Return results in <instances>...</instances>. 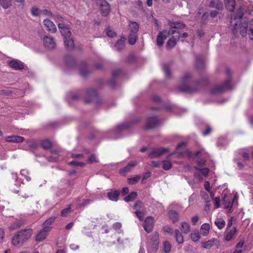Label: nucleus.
Returning <instances> with one entry per match:
<instances>
[{"label":"nucleus","mask_w":253,"mask_h":253,"mask_svg":"<svg viewBox=\"0 0 253 253\" xmlns=\"http://www.w3.org/2000/svg\"><path fill=\"white\" fill-rule=\"evenodd\" d=\"M169 26V36L171 37L166 45L168 50L175 46L180 37L181 30L185 27L184 24L180 22H170Z\"/></svg>","instance_id":"nucleus-1"},{"label":"nucleus","mask_w":253,"mask_h":253,"mask_svg":"<svg viewBox=\"0 0 253 253\" xmlns=\"http://www.w3.org/2000/svg\"><path fill=\"white\" fill-rule=\"evenodd\" d=\"M33 230L31 228L21 229L13 236L11 244L14 247H21L30 239L33 234Z\"/></svg>","instance_id":"nucleus-2"},{"label":"nucleus","mask_w":253,"mask_h":253,"mask_svg":"<svg viewBox=\"0 0 253 253\" xmlns=\"http://www.w3.org/2000/svg\"><path fill=\"white\" fill-rule=\"evenodd\" d=\"M227 78L222 84L217 85L211 89L210 92L212 95L219 94L225 90H230L233 88L232 75L229 68L226 69Z\"/></svg>","instance_id":"nucleus-3"},{"label":"nucleus","mask_w":253,"mask_h":253,"mask_svg":"<svg viewBox=\"0 0 253 253\" xmlns=\"http://www.w3.org/2000/svg\"><path fill=\"white\" fill-rule=\"evenodd\" d=\"M208 84V81L204 79L196 82L193 86L180 85L178 87L181 92L191 94L197 92L202 87L207 85Z\"/></svg>","instance_id":"nucleus-4"},{"label":"nucleus","mask_w":253,"mask_h":253,"mask_svg":"<svg viewBox=\"0 0 253 253\" xmlns=\"http://www.w3.org/2000/svg\"><path fill=\"white\" fill-rule=\"evenodd\" d=\"M160 123V120L156 116L149 117L147 118L146 122L145 129L154 128L157 127Z\"/></svg>","instance_id":"nucleus-5"},{"label":"nucleus","mask_w":253,"mask_h":253,"mask_svg":"<svg viewBox=\"0 0 253 253\" xmlns=\"http://www.w3.org/2000/svg\"><path fill=\"white\" fill-rule=\"evenodd\" d=\"M151 247L152 250L156 252L159 249L160 237L158 232H155L150 238Z\"/></svg>","instance_id":"nucleus-6"},{"label":"nucleus","mask_w":253,"mask_h":253,"mask_svg":"<svg viewBox=\"0 0 253 253\" xmlns=\"http://www.w3.org/2000/svg\"><path fill=\"white\" fill-rule=\"evenodd\" d=\"M169 151V149L168 148H154L152 151L149 153V157L151 158H157Z\"/></svg>","instance_id":"nucleus-7"},{"label":"nucleus","mask_w":253,"mask_h":253,"mask_svg":"<svg viewBox=\"0 0 253 253\" xmlns=\"http://www.w3.org/2000/svg\"><path fill=\"white\" fill-rule=\"evenodd\" d=\"M201 246L202 248L207 250H210L214 246L218 248L220 246V242L217 239L213 238L208 241L203 242Z\"/></svg>","instance_id":"nucleus-8"},{"label":"nucleus","mask_w":253,"mask_h":253,"mask_svg":"<svg viewBox=\"0 0 253 253\" xmlns=\"http://www.w3.org/2000/svg\"><path fill=\"white\" fill-rule=\"evenodd\" d=\"M154 224V219L152 216H147L144 221L143 227L147 233H150L153 230Z\"/></svg>","instance_id":"nucleus-9"},{"label":"nucleus","mask_w":253,"mask_h":253,"mask_svg":"<svg viewBox=\"0 0 253 253\" xmlns=\"http://www.w3.org/2000/svg\"><path fill=\"white\" fill-rule=\"evenodd\" d=\"M169 37V31L164 30L160 32L157 36L156 44L158 46L161 47L164 43V41Z\"/></svg>","instance_id":"nucleus-10"},{"label":"nucleus","mask_w":253,"mask_h":253,"mask_svg":"<svg viewBox=\"0 0 253 253\" xmlns=\"http://www.w3.org/2000/svg\"><path fill=\"white\" fill-rule=\"evenodd\" d=\"M7 64L11 68L15 70H20L24 69L23 63L17 60H11L7 61Z\"/></svg>","instance_id":"nucleus-11"},{"label":"nucleus","mask_w":253,"mask_h":253,"mask_svg":"<svg viewBox=\"0 0 253 253\" xmlns=\"http://www.w3.org/2000/svg\"><path fill=\"white\" fill-rule=\"evenodd\" d=\"M101 14L103 16H107L110 11V6L106 0H100Z\"/></svg>","instance_id":"nucleus-12"},{"label":"nucleus","mask_w":253,"mask_h":253,"mask_svg":"<svg viewBox=\"0 0 253 253\" xmlns=\"http://www.w3.org/2000/svg\"><path fill=\"white\" fill-rule=\"evenodd\" d=\"M88 97L85 99L86 103L88 104L93 101L95 99H98V94L97 90L94 88L88 89L87 91Z\"/></svg>","instance_id":"nucleus-13"},{"label":"nucleus","mask_w":253,"mask_h":253,"mask_svg":"<svg viewBox=\"0 0 253 253\" xmlns=\"http://www.w3.org/2000/svg\"><path fill=\"white\" fill-rule=\"evenodd\" d=\"M58 26L62 35L65 38H70L71 35V32L67 26L62 23H58Z\"/></svg>","instance_id":"nucleus-14"},{"label":"nucleus","mask_w":253,"mask_h":253,"mask_svg":"<svg viewBox=\"0 0 253 253\" xmlns=\"http://www.w3.org/2000/svg\"><path fill=\"white\" fill-rule=\"evenodd\" d=\"M43 41L45 47L49 49H54L55 47V42L52 38L44 37Z\"/></svg>","instance_id":"nucleus-15"},{"label":"nucleus","mask_w":253,"mask_h":253,"mask_svg":"<svg viewBox=\"0 0 253 253\" xmlns=\"http://www.w3.org/2000/svg\"><path fill=\"white\" fill-rule=\"evenodd\" d=\"M43 24L47 30L52 33H54L56 31V28L54 24L50 20L44 19Z\"/></svg>","instance_id":"nucleus-16"},{"label":"nucleus","mask_w":253,"mask_h":253,"mask_svg":"<svg viewBox=\"0 0 253 253\" xmlns=\"http://www.w3.org/2000/svg\"><path fill=\"white\" fill-rule=\"evenodd\" d=\"M24 140V138L18 135L8 136L5 138V141L9 142L20 143Z\"/></svg>","instance_id":"nucleus-17"},{"label":"nucleus","mask_w":253,"mask_h":253,"mask_svg":"<svg viewBox=\"0 0 253 253\" xmlns=\"http://www.w3.org/2000/svg\"><path fill=\"white\" fill-rule=\"evenodd\" d=\"M56 217L55 216H52L46 219L42 224V227L44 228V230H47L50 231L51 227L50 226L54 222Z\"/></svg>","instance_id":"nucleus-18"},{"label":"nucleus","mask_w":253,"mask_h":253,"mask_svg":"<svg viewBox=\"0 0 253 253\" xmlns=\"http://www.w3.org/2000/svg\"><path fill=\"white\" fill-rule=\"evenodd\" d=\"M210 8H215L218 10L223 9V3L219 0H211L209 4Z\"/></svg>","instance_id":"nucleus-19"},{"label":"nucleus","mask_w":253,"mask_h":253,"mask_svg":"<svg viewBox=\"0 0 253 253\" xmlns=\"http://www.w3.org/2000/svg\"><path fill=\"white\" fill-rule=\"evenodd\" d=\"M49 232V231L47 230H44V228H42V230H41L36 236V241L40 242L44 240L47 236V233Z\"/></svg>","instance_id":"nucleus-20"},{"label":"nucleus","mask_w":253,"mask_h":253,"mask_svg":"<svg viewBox=\"0 0 253 253\" xmlns=\"http://www.w3.org/2000/svg\"><path fill=\"white\" fill-rule=\"evenodd\" d=\"M120 192L118 190L111 191L107 193V196L109 200L114 201H118Z\"/></svg>","instance_id":"nucleus-21"},{"label":"nucleus","mask_w":253,"mask_h":253,"mask_svg":"<svg viewBox=\"0 0 253 253\" xmlns=\"http://www.w3.org/2000/svg\"><path fill=\"white\" fill-rule=\"evenodd\" d=\"M125 41L126 38L124 37H121L114 45L115 49L118 51H120L124 49L125 44Z\"/></svg>","instance_id":"nucleus-22"},{"label":"nucleus","mask_w":253,"mask_h":253,"mask_svg":"<svg viewBox=\"0 0 253 253\" xmlns=\"http://www.w3.org/2000/svg\"><path fill=\"white\" fill-rule=\"evenodd\" d=\"M237 230L236 227H233L231 229H230L227 233H226L224 239L226 241H230L232 240L233 238L235 235L236 233L237 232Z\"/></svg>","instance_id":"nucleus-23"},{"label":"nucleus","mask_w":253,"mask_h":253,"mask_svg":"<svg viewBox=\"0 0 253 253\" xmlns=\"http://www.w3.org/2000/svg\"><path fill=\"white\" fill-rule=\"evenodd\" d=\"M139 26L136 22L130 21L128 24V30L129 33H137L139 30Z\"/></svg>","instance_id":"nucleus-24"},{"label":"nucleus","mask_w":253,"mask_h":253,"mask_svg":"<svg viewBox=\"0 0 253 253\" xmlns=\"http://www.w3.org/2000/svg\"><path fill=\"white\" fill-rule=\"evenodd\" d=\"M205 67L204 59L202 56L198 55L196 58V67L198 70L202 69Z\"/></svg>","instance_id":"nucleus-25"},{"label":"nucleus","mask_w":253,"mask_h":253,"mask_svg":"<svg viewBox=\"0 0 253 253\" xmlns=\"http://www.w3.org/2000/svg\"><path fill=\"white\" fill-rule=\"evenodd\" d=\"M225 5L227 10L230 12L234 11L236 2L235 0H225Z\"/></svg>","instance_id":"nucleus-26"},{"label":"nucleus","mask_w":253,"mask_h":253,"mask_svg":"<svg viewBox=\"0 0 253 253\" xmlns=\"http://www.w3.org/2000/svg\"><path fill=\"white\" fill-rule=\"evenodd\" d=\"M136 163L135 161H132L130 162L126 167L121 169L120 170V173L121 174H124L129 171L131 169V168L136 166Z\"/></svg>","instance_id":"nucleus-27"},{"label":"nucleus","mask_w":253,"mask_h":253,"mask_svg":"<svg viewBox=\"0 0 253 253\" xmlns=\"http://www.w3.org/2000/svg\"><path fill=\"white\" fill-rule=\"evenodd\" d=\"M23 224V223L22 220L16 219L9 225L8 229L10 231L14 230L20 228Z\"/></svg>","instance_id":"nucleus-28"},{"label":"nucleus","mask_w":253,"mask_h":253,"mask_svg":"<svg viewBox=\"0 0 253 253\" xmlns=\"http://www.w3.org/2000/svg\"><path fill=\"white\" fill-rule=\"evenodd\" d=\"M121 71L120 70H116L113 72L112 77L113 79L110 82L109 85L112 88H114L116 85V78L121 74Z\"/></svg>","instance_id":"nucleus-29"},{"label":"nucleus","mask_w":253,"mask_h":253,"mask_svg":"<svg viewBox=\"0 0 253 253\" xmlns=\"http://www.w3.org/2000/svg\"><path fill=\"white\" fill-rule=\"evenodd\" d=\"M169 218L173 223L177 222L179 220V214L175 211L170 210L168 212Z\"/></svg>","instance_id":"nucleus-30"},{"label":"nucleus","mask_w":253,"mask_h":253,"mask_svg":"<svg viewBox=\"0 0 253 253\" xmlns=\"http://www.w3.org/2000/svg\"><path fill=\"white\" fill-rule=\"evenodd\" d=\"M128 39L129 44L130 45L134 44L138 40L137 33H129Z\"/></svg>","instance_id":"nucleus-31"},{"label":"nucleus","mask_w":253,"mask_h":253,"mask_svg":"<svg viewBox=\"0 0 253 253\" xmlns=\"http://www.w3.org/2000/svg\"><path fill=\"white\" fill-rule=\"evenodd\" d=\"M190 237L191 240L194 242L199 241L201 237L199 230L198 229L193 230L191 233Z\"/></svg>","instance_id":"nucleus-32"},{"label":"nucleus","mask_w":253,"mask_h":253,"mask_svg":"<svg viewBox=\"0 0 253 253\" xmlns=\"http://www.w3.org/2000/svg\"><path fill=\"white\" fill-rule=\"evenodd\" d=\"M210 229L209 224L204 223L202 224L200 228L201 234L204 236H207L209 233Z\"/></svg>","instance_id":"nucleus-33"},{"label":"nucleus","mask_w":253,"mask_h":253,"mask_svg":"<svg viewBox=\"0 0 253 253\" xmlns=\"http://www.w3.org/2000/svg\"><path fill=\"white\" fill-rule=\"evenodd\" d=\"M80 74L84 77L87 76L89 73L87 68V66L84 62L82 63V67L80 69Z\"/></svg>","instance_id":"nucleus-34"},{"label":"nucleus","mask_w":253,"mask_h":253,"mask_svg":"<svg viewBox=\"0 0 253 253\" xmlns=\"http://www.w3.org/2000/svg\"><path fill=\"white\" fill-rule=\"evenodd\" d=\"M175 239L177 243L178 244H182L184 242L183 236L182 233L179 230L176 229L175 230Z\"/></svg>","instance_id":"nucleus-35"},{"label":"nucleus","mask_w":253,"mask_h":253,"mask_svg":"<svg viewBox=\"0 0 253 253\" xmlns=\"http://www.w3.org/2000/svg\"><path fill=\"white\" fill-rule=\"evenodd\" d=\"M137 197V193L136 192H130L127 196H126L124 200L126 202H129L130 201H134L136 199Z\"/></svg>","instance_id":"nucleus-36"},{"label":"nucleus","mask_w":253,"mask_h":253,"mask_svg":"<svg viewBox=\"0 0 253 253\" xmlns=\"http://www.w3.org/2000/svg\"><path fill=\"white\" fill-rule=\"evenodd\" d=\"M215 225L219 229H222L225 225V221L222 218H216L214 221Z\"/></svg>","instance_id":"nucleus-37"},{"label":"nucleus","mask_w":253,"mask_h":253,"mask_svg":"<svg viewBox=\"0 0 253 253\" xmlns=\"http://www.w3.org/2000/svg\"><path fill=\"white\" fill-rule=\"evenodd\" d=\"M64 44L69 49L73 48L74 46L73 40L69 38H65Z\"/></svg>","instance_id":"nucleus-38"},{"label":"nucleus","mask_w":253,"mask_h":253,"mask_svg":"<svg viewBox=\"0 0 253 253\" xmlns=\"http://www.w3.org/2000/svg\"><path fill=\"white\" fill-rule=\"evenodd\" d=\"M170 64H165L163 65V68L164 71L165 72L166 76L167 78H170L171 77V74L169 70Z\"/></svg>","instance_id":"nucleus-39"},{"label":"nucleus","mask_w":253,"mask_h":253,"mask_svg":"<svg viewBox=\"0 0 253 253\" xmlns=\"http://www.w3.org/2000/svg\"><path fill=\"white\" fill-rule=\"evenodd\" d=\"M41 145L43 149H48L52 147V144L51 141H50L49 140L45 139L42 141Z\"/></svg>","instance_id":"nucleus-40"},{"label":"nucleus","mask_w":253,"mask_h":253,"mask_svg":"<svg viewBox=\"0 0 253 253\" xmlns=\"http://www.w3.org/2000/svg\"><path fill=\"white\" fill-rule=\"evenodd\" d=\"M181 228L183 233L187 234L190 231V227L189 224L186 222L181 223Z\"/></svg>","instance_id":"nucleus-41"},{"label":"nucleus","mask_w":253,"mask_h":253,"mask_svg":"<svg viewBox=\"0 0 253 253\" xmlns=\"http://www.w3.org/2000/svg\"><path fill=\"white\" fill-rule=\"evenodd\" d=\"M0 94L5 96H12L13 91L8 88H5L0 91Z\"/></svg>","instance_id":"nucleus-42"},{"label":"nucleus","mask_w":253,"mask_h":253,"mask_svg":"<svg viewBox=\"0 0 253 253\" xmlns=\"http://www.w3.org/2000/svg\"><path fill=\"white\" fill-rule=\"evenodd\" d=\"M171 249V245L169 241L163 243V250L165 253H169Z\"/></svg>","instance_id":"nucleus-43"},{"label":"nucleus","mask_w":253,"mask_h":253,"mask_svg":"<svg viewBox=\"0 0 253 253\" xmlns=\"http://www.w3.org/2000/svg\"><path fill=\"white\" fill-rule=\"evenodd\" d=\"M72 205H68V207L62 210L61 211V216L62 217H66L72 211L71 210Z\"/></svg>","instance_id":"nucleus-44"},{"label":"nucleus","mask_w":253,"mask_h":253,"mask_svg":"<svg viewBox=\"0 0 253 253\" xmlns=\"http://www.w3.org/2000/svg\"><path fill=\"white\" fill-rule=\"evenodd\" d=\"M244 15V9L241 7L238 9L234 17L235 20L241 19Z\"/></svg>","instance_id":"nucleus-45"},{"label":"nucleus","mask_w":253,"mask_h":253,"mask_svg":"<svg viewBox=\"0 0 253 253\" xmlns=\"http://www.w3.org/2000/svg\"><path fill=\"white\" fill-rule=\"evenodd\" d=\"M194 169L199 171L204 176L208 175L210 169L208 168H199L197 167H194Z\"/></svg>","instance_id":"nucleus-46"},{"label":"nucleus","mask_w":253,"mask_h":253,"mask_svg":"<svg viewBox=\"0 0 253 253\" xmlns=\"http://www.w3.org/2000/svg\"><path fill=\"white\" fill-rule=\"evenodd\" d=\"M172 167V164L169 160H165L163 161V168L166 170H169Z\"/></svg>","instance_id":"nucleus-47"},{"label":"nucleus","mask_w":253,"mask_h":253,"mask_svg":"<svg viewBox=\"0 0 253 253\" xmlns=\"http://www.w3.org/2000/svg\"><path fill=\"white\" fill-rule=\"evenodd\" d=\"M66 61L67 65L71 67H73L76 63L75 60L70 56L66 57Z\"/></svg>","instance_id":"nucleus-48"},{"label":"nucleus","mask_w":253,"mask_h":253,"mask_svg":"<svg viewBox=\"0 0 253 253\" xmlns=\"http://www.w3.org/2000/svg\"><path fill=\"white\" fill-rule=\"evenodd\" d=\"M192 78V75L190 73H186L183 77L181 79V83L183 84H186L188 83L189 80Z\"/></svg>","instance_id":"nucleus-49"},{"label":"nucleus","mask_w":253,"mask_h":253,"mask_svg":"<svg viewBox=\"0 0 253 253\" xmlns=\"http://www.w3.org/2000/svg\"><path fill=\"white\" fill-rule=\"evenodd\" d=\"M0 3L3 8L6 9L11 5V0H0Z\"/></svg>","instance_id":"nucleus-50"},{"label":"nucleus","mask_w":253,"mask_h":253,"mask_svg":"<svg viewBox=\"0 0 253 253\" xmlns=\"http://www.w3.org/2000/svg\"><path fill=\"white\" fill-rule=\"evenodd\" d=\"M143 204L142 203V202L140 200H137L134 206H133V208L134 210H135L136 211H140V210L143 208Z\"/></svg>","instance_id":"nucleus-51"},{"label":"nucleus","mask_w":253,"mask_h":253,"mask_svg":"<svg viewBox=\"0 0 253 253\" xmlns=\"http://www.w3.org/2000/svg\"><path fill=\"white\" fill-rule=\"evenodd\" d=\"M209 13L207 12H205L202 17L201 23L203 25H205L207 23L209 19Z\"/></svg>","instance_id":"nucleus-52"},{"label":"nucleus","mask_w":253,"mask_h":253,"mask_svg":"<svg viewBox=\"0 0 253 253\" xmlns=\"http://www.w3.org/2000/svg\"><path fill=\"white\" fill-rule=\"evenodd\" d=\"M31 13L34 16H38L41 14L40 9L36 7H34L31 9Z\"/></svg>","instance_id":"nucleus-53"},{"label":"nucleus","mask_w":253,"mask_h":253,"mask_svg":"<svg viewBox=\"0 0 253 253\" xmlns=\"http://www.w3.org/2000/svg\"><path fill=\"white\" fill-rule=\"evenodd\" d=\"M135 214L139 220L142 221L144 217L143 211H135Z\"/></svg>","instance_id":"nucleus-54"},{"label":"nucleus","mask_w":253,"mask_h":253,"mask_svg":"<svg viewBox=\"0 0 253 253\" xmlns=\"http://www.w3.org/2000/svg\"><path fill=\"white\" fill-rule=\"evenodd\" d=\"M140 178V176L137 175L133 177L128 178V182L131 184H134L136 183Z\"/></svg>","instance_id":"nucleus-55"},{"label":"nucleus","mask_w":253,"mask_h":253,"mask_svg":"<svg viewBox=\"0 0 253 253\" xmlns=\"http://www.w3.org/2000/svg\"><path fill=\"white\" fill-rule=\"evenodd\" d=\"M106 32L107 36L110 38H114L116 36V33L112 30L110 27L106 29Z\"/></svg>","instance_id":"nucleus-56"},{"label":"nucleus","mask_w":253,"mask_h":253,"mask_svg":"<svg viewBox=\"0 0 253 253\" xmlns=\"http://www.w3.org/2000/svg\"><path fill=\"white\" fill-rule=\"evenodd\" d=\"M69 164L71 165L75 166H78V167H84V163L83 162H80L77 161H72L69 162Z\"/></svg>","instance_id":"nucleus-57"},{"label":"nucleus","mask_w":253,"mask_h":253,"mask_svg":"<svg viewBox=\"0 0 253 253\" xmlns=\"http://www.w3.org/2000/svg\"><path fill=\"white\" fill-rule=\"evenodd\" d=\"M163 230H164V232L168 233V234H169L170 235H172L173 234V229L170 226H164L163 228Z\"/></svg>","instance_id":"nucleus-58"},{"label":"nucleus","mask_w":253,"mask_h":253,"mask_svg":"<svg viewBox=\"0 0 253 253\" xmlns=\"http://www.w3.org/2000/svg\"><path fill=\"white\" fill-rule=\"evenodd\" d=\"M88 162L89 163H97L98 162L96 156L94 154H91L88 158Z\"/></svg>","instance_id":"nucleus-59"},{"label":"nucleus","mask_w":253,"mask_h":253,"mask_svg":"<svg viewBox=\"0 0 253 253\" xmlns=\"http://www.w3.org/2000/svg\"><path fill=\"white\" fill-rule=\"evenodd\" d=\"M91 200L89 199H85L83 201L81 204H78L77 205L78 208H81L83 207L86 206L90 202Z\"/></svg>","instance_id":"nucleus-60"},{"label":"nucleus","mask_w":253,"mask_h":253,"mask_svg":"<svg viewBox=\"0 0 253 253\" xmlns=\"http://www.w3.org/2000/svg\"><path fill=\"white\" fill-rule=\"evenodd\" d=\"M27 144L30 147L33 148V149L36 148L37 146V144L36 142L34 140H29L27 142Z\"/></svg>","instance_id":"nucleus-61"},{"label":"nucleus","mask_w":253,"mask_h":253,"mask_svg":"<svg viewBox=\"0 0 253 253\" xmlns=\"http://www.w3.org/2000/svg\"><path fill=\"white\" fill-rule=\"evenodd\" d=\"M122 225L120 222H116L113 224V228L116 231H119L121 229Z\"/></svg>","instance_id":"nucleus-62"},{"label":"nucleus","mask_w":253,"mask_h":253,"mask_svg":"<svg viewBox=\"0 0 253 253\" xmlns=\"http://www.w3.org/2000/svg\"><path fill=\"white\" fill-rule=\"evenodd\" d=\"M211 131V128L210 126H207L206 130L203 132V135L205 136L209 135Z\"/></svg>","instance_id":"nucleus-63"},{"label":"nucleus","mask_w":253,"mask_h":253,"mask_svg":"<svg viewBox=\"0 0 253 253\" xmlns=\"http://www.w3.org/2000/svg\"><path fill=\"white\" fill-rule=\"evenodd\" d=\"M214 205L215 209H217L220 207V199L219 197H216L214 199Z\"/></svg>","instance_id":"nucleus-64"}]
</instances>
